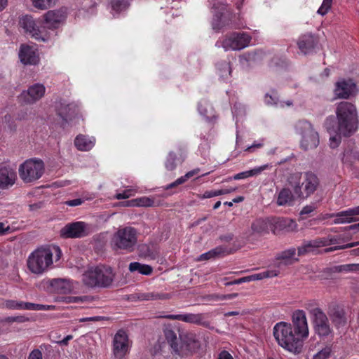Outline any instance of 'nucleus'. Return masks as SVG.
Masks as SVG:
<instances>
[{
    "instance_id": "obj_1",
    "label": "nucleus",
    "mask_w": 359,
    "mask_h": 359,
    "mask_svg": "<svg viewBox=\"0 0 359 359\" xmlns=\"http://www.w3.org/2000/svg\"><path fill=\"white\" fill-rule=\"evenodd\" d=\"M287 182L292 189L294 195L301 200L307 199L320 189L319 177L311 171L290 173L287 178Z\"/></svg>"
},
{
    "instance_id": "obj_2",
    "label": "nucleus",
    "mask_w": 359,
    "mask_h": 359,
    "mask_svg": "<svg viewBox=\"0 0 359 359\" xmlns=\"http://www.w3.org/2000/svg\"><path fill=\"white\" fill-rule=\"evenodd\" d=\"M53 253L56 260L61 257V250L57 246L38 248L32 252L27 259L29 270L35 274H42L53 264Z\"/></svg>"
},
{
    "instance_id": "obj_3",
    "label": "nucleus",
    "mask_w": 359,
    "mask_h": 359,
    "mask_svg": "<svg viewBox=\"0 0 359 359\" xmlns=\"http://www.w3.org/2000/svg\"><path fill=\"white\" fill-rule=\"evenodd\" d=\"M338 126L337 132L348 137L358 128V116L355 107L348 102H341L336 109Z\"/></svg>"
},
{
    "instance_id": "obj_4",
    "label": "nucleus",
    "mask_w": 359,
    "mask_h": 359,
    "mask_svg": "<svg viewBox=\"0 0 359 359\" xmlns=\"http://www.w3.org/2000/svg\"><path fill=\"white\" fill-rule=\"evenodd\" d=\"M137 242V230L131 226L121 227L114 233L110 245L116 252L128 253L134 250Z\"/></svg>"
},
{
    "instance_id": "obj_5",
    "label": "nucleus",
    "mask_w": 359,
    "mask_h": 359,
    "mask_svg": "<svg viewBox=\"0 0 359 359\" xmlns=\"http://www.w3.org/2000/svg\"><path fill=\"white\" fill-rule=\"evenodd\" d=\"M273 335L278 344L285 349L299 353L302 346V341L293 332L292 325L285 322L277 323L273 327Z\"/></svg>"
},
{
    "instance_id": "obj_6",
    "label": "nucleus",
    "mask_w": 359,
    "mask_h": 359,
    "mask_svg": "<svg viewBox=\"0 0 359 359\" xmlns=\"http://www.w3.org/2000/svg\"><path fill=\"white\" fill-rule=\"evenodd\" d=\"M296 133L301 135L300 145L304 150L313 149L319 144L318 133L312 124L306 120H299L294 125Z\"/></svg>"
},
{
    "instance_id": "obj_7",
    "label": "nucleus",
    "mask_w": 359,
    "mask_h": 359,
    "mask_svg": "<svg viewBox=\"0 0 359 359\" xmlns=\"http://www.w3.org/2000/svg\"><path fill=\"white\" fill-rule=\"evenodd\" d=\"M44 172V164L41 160L29 159L25 161L19 168V175L25 183L39 180Z\"/></svg>"
},
{
    "instance_id": "obj_8",
    "label": "nucleus",
    "mask_w": 359,
    "mask_h": 359,
    "mask_svg": "<svg viewBox=\"0 0 359 359\" xmlns=\"http://www.w3.org/2000/svg\"><path fill=\"white\" fill-rule=\"evenodd\" d=\"M308 307L309 313L312 317L314 330L320 337H327L332 332V329L329 323L325 313L319 307Z\"/></svg>"
},
{
    "instance_id": "obj_9",
    "label": "nucleus",
    "mask_w": 359,
    "mask_h": 359,
    "mask_svg": "<svg viewBox=\"0 0 359 359\" xmlns=\"http://www.w3.org/2000/svg\"><path fill=\"white\" fill-rule=\"evenodd\" d=\"M251 36L245 32H233L226 36L222 41V47L226 50H240L250 44Z\"/></svg>"
},
{
    "instance_id": "obj_10",
    "label": "nucleus",
    "mask_w": 359,
    "mask_h": 359,
    "mask_svg": "<svg viewBox=\"0 0 359 359\" xmlns=\"http://www.w3.org/2000/svg\"><path fill=\"white\" fill-rule=\"evenodd\" d=\"M180 339V346H182V353L180 355H187L198 351L201 347V341L196 333L193 332H182L179 334Z\"/></svg>"
},
{
    "instance_id": "obj_11",
    "label": "nucleus",
    "mask_w": 359,
    "mask_h": 359,
    "mask_svg": "<svg viewBox=\"0 0 359 359\" xmlns=\"http://www.w3.org/2000/svg\"><path fill=\"white\" fill-rule=\"evenodd\" d=\"M20 25L26 33L35 39L42 41H46L48 39V36L43 30V28L40 29L36 26L32 17L29 15L22 17L20 20Z\"/></svg>"
},
{
    "instance_id": "obj_12",
    "label": "nucleus",
    "mask_w": 359,
    "mask_h": 359,
    "mask_svg": "<svg viewBox=\"0 0 359 359\" xmlns=\"http://www.w3.org/2000/svg\"><path fill=\"white\" fill-rule=\"evenodd\" d=\"M337 243V239L333 237L317 238L311 241H305L298 248V255L302 256L315 251L320 247L327 246Z\"/></svg>"
},
{
    "instance_id": "obj_13",
    "label": "nucleus",
    "mask_w": 359,
    "mask_h": 359,
    "mask_svg": "<svg viewBox=\"0 0 359 359\" xmlns=\"http://www.w3.org/2000/svg\"><path fill=\"white\" fill-rule=\"evenodd\" d=\"M294 333L302 341L309 336V327L306 313L303 310L295 311L292 316Z\"/></svg>"
},
{
    "instance_id": "obj_14",
    "label": "nucleus",
    "mask_w": 359,
    "mask_h": 359,
    "mask_svg": "<svg viewBox=\"0 0 359 359\" xmlns=\"http://www.w3.org/2000/svg\"><path fill=\"white\" fill-rule=\"evenodd\" d=\"M67 17L66 12L62 9L49 11L43 15V30L47 28L53 29L59 27Z\"/></svg>"
},
{
    "instance_id": "obj_15",
    "label": "nucleus",
    "mask_w": 359,
    "mask_h": 359,
    "mask_svg": "<svg viewBox=\"0 0 359 359\" xmlns=\"http://www.w3.org/2000/svg\"><path fill=\"white\" fill-rule=\"evenodd\" d=\"M164 318L169 320H177L185 323L202 325L207 328H212L210 326V323L206 320L205 315L203 313L170 314L164 316Z\"/></svg>"
},
{
    "instance_id": "obj_16",
    "label": "nucleus",
    "mask_w": 359,
    "mask_h": 359,
    "mask_svg": "<svg viewBox=\"0 0 359 359\" xmlns=\"http://www.w3.org/2000/svg\"><path fill=\"white\" fill-rule=\"evenodd\" d=\"M129 349L128 337L123 330H118L113 339V353L116 358H122Z\"/></svg>"
},
{
    "instance_id": "obj_17",
    "label": "nucleus",
    "mask_w": 359,
    "mask_h": 359,
    "mask_svg": "<svg viewBox=\"0 0 359 359\" xmlns=\"http://www.w3.org/2000/svg\"><path fill=\"white\" fill-rule=\"evenodd\" d=\"M357 92L356 84L351 79H342L335 84L334 95L337 98L348 99Z\"/></svg>"
},
{
    "instance_id": "obj_18",
    "label": "nucleus",
    "mask_w": 359,
    "mask_h": 359,
    "mask_svg": "<svg viewBox=\"0 0 359 359\" xmlns=\"http://www.w3.org/2000/svg\"><path fill=\"white\" fill-rule=\"evenodd\" d=\"M86 224L83 222H76L66 224L60 230L62 238H81L87 235Z\"/></svg>"
},
{
    "instance_id": "obj_19",
    "label": "nucleus",
    "mask_w": 359,
    "mask_h": 359,
    "mask_svg": "<svg viewBox=\"0 0 359 359\" xmlns=\"http://www.w3.org/2000/svg\"><path fill=\"white\" fill-rule=\"evenodd\" d=\"M19 57L24 65H35L39 61L36 48L33 46L22 44L19 51Z\"/></svg>"
},
{
    "instance_id": "obj_20",
    "label": "nucleus",
    "mask_w": 359,
    "mask_h": 359,
    "mask_svg": "<svg viewBox=\"0 0 359 359\" xmlns=\"http://www.w3.org/2000/svg\"><path fill=\"white\" fill-rule=\"evenodd\" d=\"M97 269L98 287H109L115 277L111 267L108 266H99Z\"/></svg>"
},
{
    "instance_id": "obj_21",
    "label": "nucleus",
    "mask_w": 359,
    "mask_h": 359,
    "mask_svg": "<svg viewBox=\"0 0 359 359\" xmlns=\"http://www.w3.org/2000/svg\"><path fill=\"white\" fill-rule=\"evenodd\" d=\"M45 87L39 83H36L30 86L27 92H23L21 96L24 98L25 102L32 104L41 99L45 93Z\"/></svg>"
},
{
    "instance_id": "obj_22",
    "label": "nucleus",
    "mask_w": 359,
    "mask_h": 359,
    "mask_svg": "<svg viewBox=\"0 0 359 359\" xmlns=\"http://www.w3.org/2000/svg\"><path fill=\"white\" fill-rule=\"evenodd\" d=\"M16 172L9 167L0 168V188L7 189L13 186L16 180Z\"/></svg>"
},
{
    "instance_id": "obj_23",
    "label": "nucleus",
    "mask_w": 359,
    "mask_h": 359,
    "mask_svg": "<svg viewBox=\"0 0 359 359\" xmlns=\"http://www.w3.org/2000/svg\"><path fill=\"white\" fill-rule=\"evenodd\" d=\"M49 285L55 292L60 294L69 293L74 289L70 280L65 278L52 279L49 281Z\"/></svg>"
},
{
    "instance_id": "obj_24",
    "label": "nucleus",
    "mask_w": 359,
    "mask_h": 359,
    "mask_svg": "<svg viewBox=\"0 0 359 359\" xmlns=\"http://www.w3.org/2000/svg\"><path fill=\"white\" fill-rule=\"evenodd\" d=\"M317 41L312 34H305L299 36L297 46L304 55L309 53L315 47Z\"/></svg>"
},
{
    "instance_id": "obj_25",
    "label": "nucleus",
    "mask_w": 359,
    "mask_h": 359,
    "mask_svg": "<svg viewBox=\"0 0 359 359\" xmlns=\"http://www.w3.org/2000/svg\"><path fill=\"white\" fill-rule=\"evenodd\" d=\"M328 315L332 323L337 328L344 326L346 323V318L344 309L338 306H334L329 309Z\"/></svg>"
},
{
    "instance_id": "obj_26",
    "label": "nucleus",
    "mask_w": 359,
    "mask_h": 359,
    "mask_svg": "<svg viewBox=\"0 0 359 359\" xmlns=\"http://www.w3.org/2000/svg\"><path fill=\"white\" fill-rule=\"evenodd\" d=\"M272 168L271 164L267 163L262 165L259 167L254 168L250 170L243 171L234 175L233 177H230L228 180H239L246 179L250 177L257 176L260 175L263 171L269 170Z\"/></svg>"
},
{
    "instance_id": "obj_27",
    "label": "nucleus",
    "mask_w": 359,
    "mask_h": 359,
    "mask_svg": "<svg viewBox=\"0 0 359 359\" xmlns=\"http://www.w3.org/2000/svg\"><path fill=\"white\" fill-rule=\"evenodd\" d=\"M163 332L165 339L172 351L176 354L180 355L182 353V346H180V342H179L175 332L171 327H168L164 330Z\"/></svg>"
},
{
    "instance_id": "obj_28",
    "label": "nucleus",
    "mask_w": 359,
    "mask_h": 359,
    "mask_svg": "<svg viewBox=\"0 0 359 359\" xmlns=\"http://www.w3.org/2000/svg\"><path fill=\"white\" fill-rule=\"evenodd\" d=\"M293 190L289 188H283L277 195L276 203L278 206H286L292 204L294 200Z\"/></svg>"
},
{
    "instance_id": "obj_29",
    "label": "nucleus",
    "mask_w": 359,
    "mask_h": 359,
    "mask_svg": "<svg viewBox=\"0 0 359 359\" xmlns=\"http://www.w3.org/2000/svg\"><path fill=\"white\" fill-rule=\"evenodd\" d=\"M180 154L177 156V154L174 151H170L165 161V167L168 170L172 171L175 170L178 163H182L185 158L182 149H180Z\"/></svg>"
},
{
    "instance_id": "obj_30",
    "label": "nucleus",
    "mask_w": 359,
    "mask_h": 359,
    "mask_svg": "<svg viewBox=\"0 0 359 359\" xmlns=\"http://www.w3.org/2000/svg\"><path fill=\"white\" fill-rule=\"evenodd\" d=\"M97 267L90 268L85 271L82 275L83 283L88 287H98Z\"/></svg>"
},
{
    "instance_id": "obj_31",
    "label": "nucleus",
    "mask_w": 359,
    "mask_h": 359,
    "mask_svg": "<svg viewBox=\"0 0 359 359\" xmlns=\"http://www.w3.org/2000/svg\"><path fill=\"white\" fill-rule=\"evenodd\" d=\"M334 122V118L333 116H330V117L327 118L325 120V126L326 129L327 130V131L330 133H336V135L334 136H331L330 137V146L332 148H334L338 146V144L340 142V139H341L340 135H341L337 132V127L335 128L333 126Z\"/></svg>"
},
{
    "instance_id": "obj_32",
    "label": "nucleus",
    "mask_w": 359,
    "mask_h": 359,
    "mask_svg": "<svg viewBox=\"0 0 359 359\" xmlns=\"http://www.w3.org/2000/svg\"><path fill=\"white\" fill-rule=\"evenodd\" d=\"M74 144L80 151H88L93 147L95 139H90L85 135H79L75 138Z\"/></svg>"
},
{
    "instance_id": "obj_33",
    "label": "nucleus",
    "mask_w": 359,
    "mask_h": 359,
    "mask_svg": "<svg viewBox=\"0 0 359 359\" xmlns=\"http://www.w3.org/2000/svg\"><path fill=\"white\" fill-rule=\"evenodd\" d=\"M123 205L127 207H152L154 201L152 198L143 196L123 202Z\"/></svg>"
},
{
    "instance_id": "obj_34",
    "label": "nucleus",
    "mask_w": 359,
    "mask_h": 359,
    "mask_svg": "<svg viewBox=\"0 0 359 359\" xmlns=\"http://www.w3.org/2000/svg\"><path fill=\"white\" fill-rule=\"evenodd\" d=\"M270 226L268 220L258 219L252 224L251 229L253 233L262 235L269 232Z\"/></svg>"
},
{
    "instance_id": "obj_35",
    "label": "nucleus",
    "mask_w": 359,
    "mask_h": 359,
    "mask_svg": "<svg viewBox=\"0 0 359 359\" xmlns=\"http://www.w3.org/2000/svg\"><path fill=\"white\" fill-rule=\"evenodd\" d=\"M76 106L74 104H67L61 102L57 107V112L62 119L67 120V118L72 116L75 112Z\"/></svg>"
},
{
    "instance_id": "obj_36",
    "label": "nucleus",
    "mask_w": 359,
    "mask_h": 359,
    "mask_svg": "<svg viewBox=\"0 0 359 359\" xmlns=\"http://www.w3.org/2000/svg\"><path fill=\"white\" fill-rule=\"evenodd\" d=\"M332 217H335L334 220V224L351 223L358 220L357 218L351 216V213H349V209L334 214Z\"/></svg>"
},
{
    "instance_id": "obj_37",
    "label": "nucleus",
    "mask_w": 359,
    "mask_h": 359,
    "mask_svg": "<svg viewBox=\"0 0 359 359\" xmlns=\"http://www.w3.org/2000/svg\"><path fill=\"white\" fill-rule=\"evenodd\" d=\"M129 270L131 272L138 271L141 274L149 275L152 272V268L146 264H141L139 262H132L129 264Z\"/></svg>"
},
{
    "instance_id": "obj_38",
    "label": "nucleus",
    "mask_w": 359,
    "mask_h": 359,
    "mask_svg": "<svg viewBox=\"0 0 359 359\" xmlns=\"http://www.w3.org/2000/svg\"><path fill=\"white\" fill-rule=\"evenodd\" d=\"M264 102L267 105L283 107V104L279 101L278 93L275 90H272L271 93H266L264 96Z\"/></svg>"
},
{
    "instance_id": "obj_39",
    "label": "nucleus",
    "mask_w": 359,
    "mask_h": 359,
    "mask_svg": "<svg viewBox=\"0 0 359 359\" xmlns=\"http://www.w3.org/2000/svg\"><path fill=\"white\" fill-rule=\"evenodd\" d=\"M111 10L117 13L128 9L130 6L128 0H110Z\"/></svg>"
},
{
    "instance_id": "obj_40",
    "label": "nucleus",
    "mask_w": 359,
    "mask_h": 359,
    "mask_svg": "<svg viewBox=\"0 0 359 359\" xmlns=\"http://www.w3.org/2000/svg\"><path fill=\"white\" fill-rule=\"evenodd\" d=\"M224 250L222 247H217L201 255L198 260H208L212 258H216L219 257L221 255L224 254Z\"/></svg>"
},
{
    "instance_id": "obj_41",
    "label": "nucleus",
    "mask_w": 359,
    "mask_h": 359,
    "mask_svg": "<svg viewBox=\"0 0 359 359\" xmlns=\"http://www.w3.org/2000/svg\"><path fill=\"white\" fill-rule=\"evenodd\" d=\"M25 302L22 301H16L13 299L5 300L3 306L7 309L25 310Z\"/></svg>"
},
{
    "instance_id": "obj_42",
    "label": "nucleus",
    "mask_w": 359,
    "mask_h": 359,
    "mask_svg": "<svg viewBox=\"0 0 359 359\" xmlns=\"http://www.w3.org/2000/svg\"><path fill=\"white\" fill-rule=\"evenodd\" d=\"M24 308H25V310L48 311V310H51L53 308V306L25 302Z\"/></svg>"
},
{
    "instance_id": "obj_43",
    "label": "nucleus",
    "mask_w": 359,
    "mask_h": 359,
    "mask_svg": "<svg viewBox=\"0 0 359 359\" xmlns=\"http://www.w3.org/2000/svg\"><path fill=\"white\" fill-rule=\"evenodd\" d=\"M32 2L34 7L45 10L53 6L55 0H32Z\"/></svg>"
},
{
    "instance_id": "obj_44",
    "label": "nucleus",
    "mask_w": 359,
    "mask_h": 359,
    "mask_svg": "<svg viewBox=\"0 0 359 359\" xmlns=\"http://www.w3.org/2000/svg\"><path fill=\"white\" fill-rule=\"evenodd\" d=\"M218 69L220 72V76L223 78H226L231 72L230 64L226 61L218 64Z\"/></svg>"
},
{
    "instance_id": "obj_45",
    "label": "nucleus",
    "mask_w": 359,
    "mask_h": 359,
    "mask_svg": "<svg viewBox=\"0 0 359 359\" xmlns=\"http://www.w3.org/2000/svg\"><path fill=\"white\" fill-rule=\"evenodd\" d=\"M296 254V249L292 248L281 252L277 255V259L288 261L294 257Z\"/></svg>"
},
{
    "instance_id": "obj_46",
    "label": "nucleus",
    "mask_w": 359,
    "mask_h": 359,
    "mask_svg": "<svg viewBox=\"0 0 359 359\" xmlns=\"http://www.w3.org/2000/svg\"><path fill=\"white\" fill-rule=\"evenodd\" d=\"M170 298L168 294H160L158 292H148L144 294V299L146 300H156V299H167Z\"/></svg>"
},
{
    "instance_id": "obj_47",
    "label": "nucleus",
    "mask_w": 359,
    "mask_h": 359,
    "mask_svg": "<svg viewBox=\"0 0 359 359\" xmlns=\"http://www.w3.org/2000/svg\"><path fill=\"white\" fill-rule=\"evenodd\" d=\"M330 347H325L313 355V359H327L331 355Z\"/></svg>"
},
{
    "instance_id": "obj_48",
    "label": "nucleus",
    "mask_w": 359,
    "mask_h": 359,
    "mask_svg": "<svg viewBox=\"0 0 359 359\" xmlns=\"http://www.w3.org/2000/svg\"><path fill=\"white\" fill-rule=\"evenodd\" d=\"M222 13L216 14L212 21V28L215 30H219L223 27L227 25L226 23L222 20Z\"/></svg>"
},
{
    "instance_id": "obj_49",
    "label": "nucleus",
    "mask_w": 359,
    "mask_h": 359,
    "mask_svg": "<svg viewBox=\"0 0 359 359\" xmlns=\"http://www.w3.org/2000/svg\"><path fill=\"white\" fill-rule=\"evenodd\" d=\"M332 0H323L321 6L318 10V13L321 15H325L327 13L331 8Z\"/></svg>"
},
{
    "instance_id": "obj_50",
    "label": "nucleus",
    "mask_w": 359,
    "mask_h": 359,
    "mask_svg": "<svg viewBox=\"0 0 359 359\" xmlns=\"http://www.w3.org/2000/svg\"><path fill=\"white\" fill-rule=\"evenodd\" d=\"M29 320V318L25 316H8L5 319V322L8 323H12L14 322L22 323L28 322Z\"/></svg>"
},
{
    "instance_id": "obj_51",
    "label": "nucleus",
    "mask_w": 359,
    "mask_h": 359,
    "mask_svg": "<svg viewBox=\"0 0 359 359\" xmlns=\"http://www.w3.org/2000/svg\"><path fill=\"white\" fill-rule=\"evenodd\" d=\"M134 195V191L132 189L124 190L122 193L116 194L115 198L118 200L126 199Z\"/></svg>"
},
{
    "instance_id": "obj_52",
    "label": "nucleus",
    "mask_w": 359,
    "mask_h": 359,
    "mask_svg": "<svg viewBox=\"0 0 359 359\" xmlns=\"http://www.w3.org/2000/svg\"><path fill=\"white\" fill-rule=\"evenodd\" d=\"M316 205L314 203H311L309 205H306L302 209L300 212V215L303 216L304 215H309L313 212L316 209Z\"/></svg>"
},
{
    "instance_id": "obj_53",
    "label": "nucleus",
    "mask_w": 359,
    "mask_h": 359,
    "mask_svg": "<svg viewBox=\"0 0 359 359\" xmlns=\"http://www.w3.org/2000/svg\"><path fill=\"white\" fill-rule=\"evenodd\" d=\"M222 195L221 189L207 191L203 194V198H210Z\"/></svg>"
},
{
    "instance_id": "obj_54",
    "label": "nucleus",
    "mask_w": 359,
    "mask_h": 359,
    "mask_svg": "<svg viewBox=\"0 0 359 359\" xmlns=\"http://www.w3.org/2000/svg\"><path fill=\"white\" fill-rule=\"evenodd\" d=\"M340 267L341 270L346 271H358V264H346Z\"/></svg>"
},
{
    "instance_id": "obj_55",
    "label": "nucleus",
    "mask_w": 359,
    "mask_h": 359,
    "mask_svg": "<svg viewBox=\"0 0 359 359\" xmlns=\"http://www.w3.org/2000/svg\"><path fill=\"white\" fill-rule=\"evenodd\" d=\"M28 359H43L42 353L39 349L33 350L28 356Z\"/></svg>"
},
{
    "instance_id": "obj_56",
    "label": "nucleus",
    "mask_w": 359,
    "mask_h": 359,
    "mask_svg": "<svg viewBox=\"0 0 359 359\" xmlns=\"http://www.w3.org/2000/svg\"><path fill=\"white\" fill-rule=\"evenodd\" d=\"M11 232V227L6 223L0 222V236L7 234Z\"/></svg>"
},
{
    "instance_id": "obj_57",
    "label": "nucleus",
    "mask_w": 359,
    "mask_h": 359,
    "mask_svg": "<svg viewBox=\"0 0 359 359\" xmlns=\"http://www.w3.org/2000/svg\"><path fill=\"white\" fill-rule=\"evenodd\" d=\"M104 319V317L102 316H93V317H87L82 318L79 319V322H86V321H100Z\"/></svg>"
},
{
    "instance_id": "obj_58",
    "label": "nucleus",
    "mask_w": 359,
    "mask_h": 359,
    "mask_svg": "<svg viewBox=\"0 0 359 359\" xmlns=\"http://www.w3.org/2000/svg\"><path fill=\"white\" fill-rule=\"evenodd\" d=\"M83 201L81 198H76L73 200H69L65 202V204L69 206H77L80 205L83 203Z\"/></svg>"
},
{
    "instance_id": "obj_59",
    "label": "nucleus",
    "mask_w": 359,
    "mask_h": 359,
    "mask_svg": "<svg viewBox=\"0 0 359 359\" xmlns=\"http://www.w3.org/2000/svg\"><path fill=\"white\" fill-rule=\"evenodd\" d=\"M217 359H233V358L228 351H222L219 354Z\"/></svg>"
},
{
    "instance_id": "obj_60",
    "label": "nucleus",
    "mask_w": 359,
    "mask_h": 359,
    "mask_svg": "<svg viewBox=\"0 0 359 359\" xmlns=\"http://www.w3.org/2000/svg\"><path fill=\"white\" fill-rule=\"evenodd\" d=\"M278 273L279 272L276 270H269V271H264V273L265 275V278L277 276Z\"/></svg>"
},
{
    "instance_id": "obj_61",
    "label": "nucleus",
    "mask_w": 359,
    "mask_h": 359,
    "mask_svg": "<svg viewBox=\"0 0 359 359\" xmlns=\"http://www.w3.org/2000/svg\"><path fill=\"white\" fill-rule=\"evenodd\" d=\"M263 146L262 142L254 143L246 149V151H253L255 149L261 148Z\"/></svg>"
},
{
    "instance_id": "obj_62",
    "label": "nucleus",
    "mask_w": 359,
    "mask_h": 359,
    "mask_svg": "<svg viewBox=\"0 0 359 359\" xmlns=\"http://www.w3.org/2000/svg\"><path fill=\"white\" fill-rule=\"evenodd\" d=\"M251 278H252V281L259 280H262V279L265 278V275H264V272H262L259 273L251 275Z\"/></svg>"
},
{
    "instance_id": "obj_63",
    "label": "nucleus",
    "mask_w": 359,
    "mask_h": 359,
    "mask_svg": "<svg viewBox=\"0 0 359 359\" xmlns=\"http://www.w3.org/2000/svg\"><path fill=\"white\" fill-rule=\"evenodd\" d=\"M200 170L198 168L194 169L193 170H191L185 174V176L187 179H189L194 176L195 175L198 174Z\"/></svg>"
},
{
    "instance_id": "obj_64",
    "label": "nucleus",
    "mask_w": 359,
    "mask_h": 359,
    "mask_svg": "<svg viewBox=\"0 0 359 359\" xmlns=\"http://www.w3.org/2000/svg\"><path fill=\"white\" fill-rule=\"evenodd\" d=\"M349 213H351L353 217L359 215V206L353 208H349Z\"/></svg>"
}]
</instances>
